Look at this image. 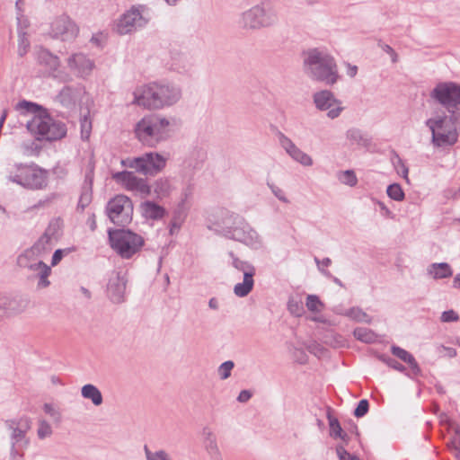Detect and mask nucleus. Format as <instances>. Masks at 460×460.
Segmentation results:
<instances>
[{"label": "nucleus", "instance_id": "obj_1", "mask_svg": "<svg viewBox=\"0 0 460 460\" xmlns=\"http://www.w3.org/2000/svg\"><path fill=\"white\" fill-rule=\"evenodd\" d=\"M15 110L20 111L22 115H32V118L26 122V128L37 140L53 142L66 136V124L56 120L43 106L22 100L17 102Z\"/></svg>", "mask_w": 460, "mask_h": 460}, {"label": "nucleus", "instance_id": "obj_2", "mask_svg": "<svg viewBox=\"0 0 460 460\" xmlns=\"http://www.w3.org/2000/svg\"><path fill=\"white\" fill-rule=\"evenodd\" d=\"M174 124L175 119L172 117L167 118L159 113L147 114L135 125V136L142 145L156 147L171 137Z\"/></svg>", "mask_w": 460, "mask_h": 460}, {"label": "nucleus", "instance_id": "obj_3", "mask_svg": "<svg viewBox=\"0 0 460 460\" xmlns=\"http://www.w3.org/2000/svg\"><path fill=\"white\" fill-rule=\"evenodd\" d=\"M215 226H217V231L228 239L243 243L254 250L262 247L261 237L238 214L225 210L222 212L221 218Z\"/></svg>", "mask_w": 460, "mask_h": 460}, {"label": "nucleus", "instance_id": "obj_4", "mask_svg": "<svg viewBox=\"0 0 460 460\" xmlns=\"http://www.w3.org/2000/svg\"><path fill=\"white\" fill-rule=\"evenodd\" d=\"M304 70L314 81L333 85L339 79L334 58L320 49H309L303 52Z\"/></svg>", "mask_w": 460, "mask_h": 460}, {"label": "nucleus", "instance_id": "obj_5", "mask_svg": "<svg viewBox=\"0 0 460 460\" xmlns=\"http://www.w3.org/2000/svg\"><path fill=\"white\" fill-rule=\"evenodd\" d=\"M133 103L147 109H161L176 103L181 96V89L170 83H150L140 91L134 93Z\"/></svg>", "mask_w": 460, "mask_h": 460}, {"label": "nucleus", "instance_id": "obj_6", "mask_svg": "<svg viewBox=\"0 0 460 460\" xmlns=\"http://www.w3.org/2000/svg\"><path fill=\"white\" fill-rule=\"evenodd\" d=\"M107 234L110 247L123 260L132 259L145 245L144 237L128 228H109Z\"/></svg>", "mask_w": 460, "mask_h": 460}, {"label": "nucleus", "instance_id": "obj_7", "mask_svg": "<svg viewBox=\"0 0 460 460\" xmlns=\"http://www.w3.org/2000/svg\"><path fill=\"white\" fill-rule=\"evenodd\" d=\"M7 180L30 190H41L48 187L49 172L34 163L16 164Z\"/></svg>", "mask_w": 460, "mask_h": 460}, {"label": "nucleus", "instance_id": "obj_8", "mask_svg": "<svg viewBox=\"0 0 460 460\" xmlns=\"http://www.w3.org/2000/svg\"><path fill=\"white\" fill-rule=\"evenodd\" d=\"M429 96L446 109L453 122L460 121V84L439 82L430 91Z\"/></svg>", "mask_w": 460, "mask_h": 460}, {"label": "nucleus", "instance_id": "obj_9", "mask_svg": "<svg viewBox=\"0 0 460 460\" xmlns=\"http://www.w3.org/2000/svg\"><path fill=\"white\" fill-rule=\"evenodd\" d=\"M425 125L431 131V142L435 146H453L458 140L457 128H460V121L453 122L449 113L429 118Z\"/></svg>", "mask_w": 460, "mask_h": 460}, {"label": "nucleus", "instance_id": "obj_10", "mask_svg": "<svg viewBox=\"0 0 460 460\" xmlns=\"http://www.w3.org/2000/svg\"><path fill=\"white\" fill-rule=\"evenodd\" d=\"M278 20L274 4L264 0L243 13L241 23L244 29L260 30L275 25Z\"/></svg>", "mask_w": 460, "mask_h": 460}, {"label": "nucleus", "instance_id": "obj_11", "mask_svg": "<svg viewBox=\"0 0 460 460\" xmlns=\"http://www.w3.org/2000/svg\"><path fill=\"white\" fill-rule=\"evenodd\" d=\"M134 206L130 198L119 194L111 199L105 207V214L110 221L119 226L126 227L132 222Z\"/></svg>", "mask_w": 460, "mask_h": 460}, {"label": "nucleus", "instance_id": "obj_12", "mask_svg": "<svg viewBox=\"0 0 460 460\" xmlns=\"http://www.w3.org/2000/svg\"><path fill=\"white\" fill-rule=\"evenodd\" d=\"M122 164L144 175L154 176L165 167L166 159L158 153L149 152L138 157L122 161Z\"/></svg>", "mask_w": 460, "mask_h": 460}, {"label": "nucleus", "instance_id": "obj_13", "mask_svg": "<svg viewBox=\"0 0 460 460\" xmlns=\"http://www.w3.org/2000/svg\"><path fill=\"white\" fill-rule=\"evenodd\" d=\"M5 426L10 429L11 447L27 448L30 440L26 437L27 432L31 428V420L27 416L19 419H11L5 420Z\"/></svg>", "mask_w": 460, "mask_h": 460}, {"label": "nucleus", "instance_id": "obj_14", "mask_svg": "<svg viewBox=\"0 0 460 460\" xmlns=\"http://www.w3.org/2000/svg\"><path fill=\"white\" fill-rule=\"evenodd\" d=\"M113 180L124 186L128 190L137 191L142 196H148L152 192V187L148 184L146 179L136 176L133 172L121 171L112 175Z\"/></svg>", "mask_w": 460, "mask_h": 460}, {"label": "nucleus", "instance_id": "obj_15", "mask_svg": "<svg viewBox=\"0 0 460 460\" xmlns=\"http://www.w3.org/2000/svg\"><path fill=\"white\" fill-rule=\"evenodd\" d=\"M313 100L319 111H328L327 116L332 119L338 118L344 110L341 102L336 99L330 90L316 92L313 95Z\"/></svg>", "mask_w": 460, "mask_h": 460}, {"label": "nucleus", "instance_id": "obj_16", "mask_svg": "<svg viewBox=\"0 0 460 460\" xmlns=\"http://www.w3.org/2000/svg\"><path fill=\"white\" fill-rule=\"evenodd\" d=\"M78 27L67 16L61 15L51 23L50 34L53 38L61 39L62 40H70L78 34Z\"/></svg>", "mask_w": 460, "mask_h": 460}, {"label": "nucleus", "instance_id": "obj_17", "mask_svg": "<svg viewBox=\"0 0 460 460\" xmlns=\"http://www.w3.org/2000/svg\"><path fill=\"white\" fill-rule=\"evenodd\" d=\"M147 21L144 19L138 8L132 7L125 13L116 24V31L119 35L130 33L137 27L146 25Z\"/></svg>", "mask_w": 460, "mask_h": 460}, {"label": "nucleus", "instance_id": "obj_18", "mask_svg": "<svg viewBox=\"0 0 460 460\" xmlns=\"http://www.w3.org/2000/svg\"><path fill=\"white\" fill-rule=\"evenodd\" d=\"M127 279L121 272H115L107 284V295L114 304H120L125 300Z\"/></svg>", "mask_w": 460, "mask_h": 460}, {"label": "nucleus", "instance_id": "obj_19", "mask_svg": "<svg viewBox=\"0 0 460 460\" xmlns=\"http://www.w3.org/2000/svg\"><path fill=\"white\" fill-rule=\"evenodd\" d=\"M29 299L22 296H0L1 314L13 315L25 311L29 305Z\"/></svg>", "mask_w": 460, "mask_h": 460}, {"label": "nucleus", "instance_id": "obj_20", "mask_svg": "<svg viewBox=\"0 0 460 460\" xmlns=\"http://www.w3.org/2000/svg\"><path fill=\"white\" fill-rule=\"evenodd\" d=\"M67 66L77 76L84 78L92 73L94 63L86 55L75 53L68 58Z\"/></svg>", "mask_w": 460, "mask_h": 460}, {"label": "nucleus", "instance_id": "obj_21", "mask_svg": "<svg viewBox=\"0 0 460 460\" xmlns=\"http://www.w3.org/2000/svg\"><path fill=\"white\" fill-rule=\"evenodd\" d=\"M37 60L40 66L46 67L49 76L58 77L56 72L59 67L60 61L58 56L53 55L47 49H40L37 52Z\"/></svg>", "mask_w": 460, "mask_h": 460}, {"label": "nucleus", "instance_id": "obj_22", "mask_svg": "<svg viewBox=\"0 0 460 460\" xmlns=\"http://www.w3.org/2000/svg\"><path fill=\"white\" fill-rule=\"evenodd\" d=\"M141 212L143 217L152 220H160L166 215V210L164 207L151 200H146L141 203Z\"/></svg>", "mask_w": 460, "mask_h": 460}, {"label": "nucleus", "instance_id": "obj_23", "mask_svg": "<svg viewBox=\"0 0 460 460\" xmlns=\"http://www.w3.org/2000/svg\"><path fill=\"white\" fill-rule=\"evenodd\" d=\"M77 99L76 89L73 86H64L57 95L58 102L66 108H72L75 105Z\"/></svg>", "mask_w": 460, "mask_h": 460}, {"label": "nucleus", "instance_id": "obj_24", "mask_svg": "<svg viewBox=\"0 0 460 460\" xmlns=\"http://www.w3.org/2000/svg\"><path fill=\"white\" fill-rule=\"evenodd\" d=\"M202 435L204 437V447L207 452L211 457L220 458V451L217 443V438L212 430L205 427L202 429Z\"/></svg>", "mask_w": 460, "mask_h": 460}, {"label": "nucleus", "instance_id": "obj_25", "mask_svg": "<svg viewBox=\"0 0 460 460\" xmlns=\"http://www.w3.org/2000/svg\"><path fill=\"white\" fill-rule=\"evenodd\" d=\"M346 138L351 145H357L361 147H367L371 144V137L357 128H349L346 131Z\"/></svg>", "mask_w": 460, "mask_h": 460}, {"label": "nucleus", "instance_id": "obj_26", "mask_svg": "<svg viewBox=\"0 0 460 460\" xmlns=\"http://www.w3.org/2000/svg\"><path fill=\"white\" fill-rule=\"evenodd\" d=\"M228 255L232 260L231 265L238 271L243 272V277L254 278L256 269L251 262L239 259L232 251L228 252Z\"/></svg>", "mask_w": 460, "mask_h": 460}, {"label": "nucleus", "instance_id": "obj_27", "mask_svg": "<svg viewBox=\"0 0 460 460\" xmlns=\"http://www.w3.org/2000/svg\"><path fill=\"white\" fill-rule=\"evenodd\" d=\"M427 271L434 279H447L453 275V270L447 262H434L429 266Z\"/></svg>", "mask_w": 460, "mask_h": 460}, {"label": "nucleus", "instance_id": "obj_28", "mask_svg": "<svg viewBox=\"0 0 460 460\" xmlns=\"http://www.w3.org/2000/svg\"><path fill=\"white\" fill-rule=\"evenodd\" d=\"M31 270L38 272V288H45L50 285V281L48 279V278L51 273V268L48 266L45 262H43L42 261H38V262H34L33 267Z\"/></svg>", "mask_w": 460, "mask_h": 460}, {"label": "nucleus", "instance_id": "obj_29", "mask_svg": "<svg viewBox=\"0 0 460 460\" xmlns=\"http://www.w3.org/2000/svg\"><path fill=\"white\" fill-rule=\"evenodd\" d=\"M81 394L84 399L91 400L95 406H100L103 402L101 391L92 384L84 385L81 388Z\"/></svg>", "mask_w": 460, "mask_h": 460}, {"label": "nucleus", "instance_id": "obj_30", "mask_svg": "<svg viewBox=\"0 0 460 460\" xmlns=\"http://www.w3.org/2000/svg\"><path fill=\"white\" fill-rule=\"evenodd\" d=\"M151 187L155 194V198L158 199L168 197L172 191L171 183L166 178L156 180Z\"/></svg>", "mask_w": 460, "mask_h": 460}, {"label": "nucleus", "instance_id": "obj_31", "mask_svg": "<svg viewBox=\"0 0 460 460\" xmlns=\"http://www.w3.org/2000/svg\"><path fill=\"white\" fill-rule=\"evenodd\" d=\"M254 287V279L248 276L243 277V282H239L234 287V293L238 297L247 296Z\"/></svg>", "mask_w": 460, "mask_h": 460}, {"label": "nucleus", "instance_id": "obj_32", "mask_svg": "<svg viewBox=\"0 0 460 460\" xmlns=\"http://www.w3.org/2000/svg\"><path fill=\"white\" fill-rule=\"evenodd\" d=\"M39 257L35 251L31 247L25 250L17 257V264L21 268L31 270L34 262H38L36 258Z\"/></svg>", "mask_w": 460, "mask_h": 460}, {"label": "nucleus", "instance_id": "obj_33", "mask_svg": "<svg viewBox=\"0 0 460 460\" xmlns=\"http://www.w3.org/2000/svg\"><path fill=\"white\" fill-rule=\"evenodd\" d=\"M191 66L186 55H179L172 59L171 68L179 74H186L190 70Z\"/></svg>", "mask_w": 460, "mask_h": 460}, {"label": "nucleus", "instance_id": "obj_34", "mask_svg": "<svg viewBox=\"0 0 460 460\" xmlns=\"http://www.w3.org/2000/svg\"><path fill=\"white\" fill-rule=\"evenodd\" d=\"M93 199V190L89 186H82L76 210L83 212L90 205Z\"/></svg>", "mask_w": 460, "mask_h": 460}, {"label": "nucleus", "instance_id": "obj_35", "mask_svg": "<svg viewBox=\"0 0 460 460\" xmlns=\"http://www.w3.org/2000/svg\"><path fill=\"white\" fill-rule=\"evenodd\" d=\"M288 155L302 165L311 166L313 164L312 158L296 146L288 152Z\"/></svg>", "mask_w": 460, "mask_h": 460}, {"label": "nucleus", "instance_id": "obj_36", "mask_svg": "<svg viewBox=\"0 0 460 460\" xmlns=\"http://www.w3.org/2000/svg\"><path fill=\"white\" fill-rule=\"evenodd\" d=\"M391 162H392L394 169L396 170L397 173L408 181L409 169L406 166L403 160L400 157V155L395 151H393Z\"/></svg>", "mask_w": 460, "mask_h": 460}, {"label": "nucleus", "instance_id": "obj_37", "mask_svg": "<svg viewBox=\"0 0 460 460\" xmlns=\"http://www.w3.org/2000/svg\"><path fill=\"white\" fill-rule=\"evenodd\" d=\"M51 241L52 239L43 234L31 248L35 251L36 254L40 256L42 253L51 249Z\"/></svg>", "mask_w": 460, "mask_h": 460}, {"label": "nucleus", "instance_id": "obj_38", "mask_svg": "<svg viewBox=\"0 0 460 460\" xmlns=\"http://www.w3.org/2000/svg\"><path fill=\"white\" fill-rule=\"evenodd\" d=\"M327 419L329 420V426H330V436L334 438L341 437V434H343V429L340 424L339 420L337 418L332 416L331 410H328Z\"/></svg>", "mask_w": 460, "mask_h": 460}, {"label": "nucleus", "instance_id": "obj_39", "mask_svg": "<svg viewBox=\"0 0 460 460\" xmlns=\"http://www.w3.org/2000/svg\"><path fill=\"white\" fill-rule=\"evenodd\" d=\"M386 193L390 199L395 201H402L405 198L404 191L399 183H392L388 185Z\"/></svg>", "mask_w": 460, "mask_h": 460}, {"label": "nucleus", "instance_id": "obj_40", "mask_svg": "<svg viewBox=\"0 0 460 460\" xmlns=\"http://www.w3.org/2000/svg\"><path fill=\"white\" fill-rule=\"evenodd\" d=\"M62 221L60 218H54L50 220L48 227L46 228L44 234L49 236L50 239H57L59 235V232L61 230Z\"/></svg>", "mask_w": 460, "mask_h": 460}, {"label": "nucleus", "instance_id": "obj_41", "mask_svg": "<svg viewBox=\"0 0 460 460\" xmlns=\"http://www.w3.org/2000/svg\"><path fill=\"white\" fill-rule=\"evenodd\" d=\"M144 452L146 460H171L168 453L163 449L154 452L150 450L147 445H145Z\"/></svg>", "mask_w": 460, "mask_h": 460}, {"label": "nucleus", "instance_id": "obj_42", "mask_svg": "<svg viewBox=\"0 0 460 460\" xmlns=\"http://www.w3.org/2000/svg\"><path fill=\"white\" fill-rule=\"evenodd\" d=\"M347 315L357 322L369 323L370 317L359 307H352L349 309Z\"/></svg>", "mask_w": 460, "mask_h": 460}, {"label": "nucleus", "instance_id": "obj_43", "mask_svg": "<svg viewBox=\"0 0 460 460\" xmlns=\"http://www.w3.org/2000/svg\"><path fill=\"white\" fill-rule=\"evenodd\" d=\"M305 305L307 309L313 313H319L323 307V302L316 295H308L306 297Z\"/></svg>", "mask_w": 460, "mask_h": 460}, {"label": "nucleus", "instance_id": "obj_44", "mask_svg": "<svg viewBox=\"0 0 460 460\" xmlns=\"http://www.w3.org/2000/svg\"><path fill=\"white\" fill-rule=\"evenodd\" d=\"M75 251H76L75 246H71V247H67L65 249H57L54 252L52 258H51V266H53V267L57 266L61 261V260L63 259L64 256H66L69 253L75 252Z\"/></svg>", "mask_w": 460, "mask_h": 460}, {"label": "nucleus", "instance_id": "obj_45", "mask_svg": "<svg viewBox=\"0 0 460 460\" xmlns=\"http://www.w3.org/2000/svg\"><path fill=\"white\" fill-rule=\"evenodd\" d=\"M379 360L386 364L388 367L399 371V372H405L406 367L399 363L396 359L385 355V354H380L378 355Z\"/></svg>", "mask_w": 460, "mask_h": 460}, {"label": "nucleus", "instance_id": "obj_46", "mask_svg": "<svg viewBox=\"0 0 460 460\" xmlns=\"http://www.w3.org/2000/svg\"><path fill=\"white\" fill-rule=\"evenodd\" d=\"M52 428L50 424L45 420H39V428L37 430V435L40 439H44L48 437H50L52 434Z\"/></svg>", "mask_w": 460, "mask_h": 460}, {"label": "nucleus", "instance_id": "obj_47", "mask_svg": "<svg viewBox=\"0 0 460 460\" xmlns=\"http://www.w3.org/2000/svg\"><path fill=\"white\" fill-rule=\"evenodd\" d=\"M234 367V363L232 360L223 362L217 369L218 375L222 380L227 379L231 376V372Z\"/></svg>", "mask_w": 460, "mask_h": 460}, {"label": "nucleus", "instance_id": "obj_48", "mask_svg": "<svg viewBox=\"0 0 460 460\" xmlns=\"http://www.w3.org/2000/svg\"><path fill=\"white\" fill-rule=\"evenodd\" d=\"M353 333L357 340L366 343H369L373 340V332L367 328H356Z\"/></svg>", "mask_w": 460, "mask_h": 460}, {"label": "nucleus", "instance_id": "obj_49", "mask_svg": "<svg viewBox=\"0 0 460 460\" xmlns=\"http://www.w3.org/2000/svg\"><path fill=\"white\" fill-rule=\"evenodd\" d=\"M340 181L346 185L350 187L355 186L358 183V179L353 170H346L342 172V176L340 177Z\"/></svg>", "mask_w": 460, "mask_h": 460}, {"label": "nucleus", "instance_id": "obj_50", "mask_svg": "<svg viewBox=\"0 0 460 460\" xmlns=\"http://www.w3.org/2000/svg\"><path fill=\"white\" fill-rule=\"evenodd\" d=\"M369 410V402L367 399H362L358 402L357 407L355 408L353 414L357 418L364 417Z\"/></svg>", "mask_w": 460, "mask_h": 460}, {"label": "nucleus", "instance_id": "obj_51", "mask_svg": "<svg viewBox=\"0 0 460 460\" xmlns=\"http://www.w3.org/2000/svg\"><path fill=\"white\" fill-rule=\"evenodd\" d=\"M324 342L332 347H341L343 345V338L342 336L335 333H329L324 336Z\"/></svg>", "mask_w": 460, "mask_h": 460}, {"label": "nucleus", "instance_id": "obj_52", "mask_svg": "<svg viewBox=\"0 0 460 460\" xmlns=\"http://www.w3.org/2000/svg\"><path fill=\"white\" fill-rule=\"evenodd\" d=\"M307 350L317 358H322L327 350L318 342L313 341L306 346Z\"/></svg>", "mask_w": 460, "mask_h": 460}, {"label": "nucleus", "instance_id": "obj_53", "mask_svg": "<svg viewBox=\"0 0 460 460\" xmlns=\"http://www.w3.org/2000/svg\"><path fill=\"white\" fill-rule=\"evenodd\" d=\"M277 136H278L279 142L280 146H282V148L285 149V151L288 154V152H290V150H292L293 147L296 146L294 142L289 137H288L286 135H284L281 131L278 130Z\"/></svg>", "mask_w": 460, "mask_h": 460}, {"label": "nucleus", "instance_id": "obj_54", "mask_svg": "<svg viewBox=\"0 0 460 460\" xmlns=\"http://www.w3.org/2000/svg\"><path fill=\"white\" fill-rule=\"evenodd\" d=\"M43 411L46 414L49 415L56 422L61 421L60 411L54 407L52 403H44Z\"/></svg>", "mask_w": 460, "mask_h": 460}, {"label": "nucleus", "instance_id": "obj_55", "mask_svg": "<svg viewBox=\"0 0 460 460\" xmlns=\"http://www.w3.org/2000/svg\"><path fill=\"white\" fill-rule=\"evenodd\" d=\"M391 352L394 356L397 357L403 362H406L411 357V354L409 351L396 345H393L391 347Z\"/></svg>", "mask_w": 460, "mask_h": 460}, {"label": "nucleus", "instance_id": "obj_56", "mask_svg": "<svg viewBox=\"0 0 460 460\" xmlns=\"http://www.w3.org/2000/svg\"><path fill=\"white\" fill-rule=\"evenodd\" d=\"M336 453L339 460H360L357 456L349 453L342 445L336 447Z\"/></svg>", "mask_w": 460, "mask_h": 460}, {"label": "nucleus", "instance_id": "obj_57", "mask_svg": "<svg viewBox=\"0 0 460 460\" xmlns=\"http://www.w3.org/2000/svg\"><path fill=\"white\" fill-rule=\"evenodd\" d=\"M188 208L183 202H179L177 208L174 209L172 213V217L175 219H180V221L183 222L187 216Z\"/></svg>", "mask_w": 460, "mask_h": 460}, {"label": "nucleus", "instance_id": "obj_58", "mask_svg": "<svg viewBox=\"0 0 460 460\" xmlns=\"http://www.w3.org/2000/svg\"><path fill=\"white\" fill-rule=\"evenodd\" d=\"M377 46L385 53L390 55L392 62L396 63L398 61V55L394 51V49L388 44L383 42L382 40H379L377 43Z\"/></svg>", "mask_w": 460, "mask_h": 460}, {"label": "nucleus", "instance_id": "obj_59", "mask_svg": "<svg viewBox=\"0 0 460 460\" xmlns=\"http://www.w3.org/2000/svg\"><path fill=\"white\" fill-rule=\"evenodd\" d=\"M267 184H268L269 188L271 190V191L274 194V196L278 199H279L280 201H282L284 203H289V200L286 197L285 192L280 188H279L278 186L274 185L273 183L268 182Z\"/></svg>", "mask_w": 460, "mask_h": 460}, {"label": "nucleus", "instance_id": "obj_60", "mask_svg": "<svg viewBox=\"0 0 460 460\" xmlns=\"http://www.w3.org/2000/svg\"><path fill=\"white\" fill-rule=\"evenodd\" d=\"M192 155L197 156V161L195 163L190 161V166H192L194 169L200 168L202 163L206 159V153L202 149H197L193 152Z\"/></svg>", "mask_w": 460, "mask_h": 460}, {"label": "nucleus", "instance_id": "obj_61", "mask_svg": "<svg viewBox=\"0 0 460 460\" xmlns=\"http://www.w3.org/2000/svg\"><path fill=\"white\" fill-rule=\"evenodd\" d=\"M459 319V315L454 310L444 311L441 314L440 320L443 323H453Z\"/></svg>", "mask_w": 460, "mask_h": 460}, {"label": "nucleus", "instance_id": "obj_62", "mask_svg": "<svg viewBox=\"0 0 460 460\" xmlns=\"http://www.w3.org/2000/svg\"><path fill=\"white\" fill-rule=\"evenodd\" d=\"M450 449L455 453V456L460 460V432L456 431V437L448 444Z\"/></svg>", "mask_w": 460, "mask_h": 460}, {"label": "nucleus", "instance_id": "obj_63", "mask_svg": "<svg viewBox=\"0 0 460 460\" xmlns=\"http://www.w3.org/2000/svg\"><path fill=\"white\" fill-rule=\"evenodd\" d=\"M288 308L292 314L296 316H300L304 311L303 305L300 303L293 300L288 301Z\"/></svg>", "mask_w": 460, "mask_h": 460}, {"label": "nucleus", "instance_id": "obj_64", "mask_svg": "<svg viewBox=\"0 0 460 460\" xmlns=\"http://www.w3.org/2000/svg\"><path fill=\"white\" fill-rule=\"evenodd\" d=\"M23 449L24 448L11 447L9 460H24Z\"/></svg>", "mask_w": 460, "mask_h": 460}]
</instances>
